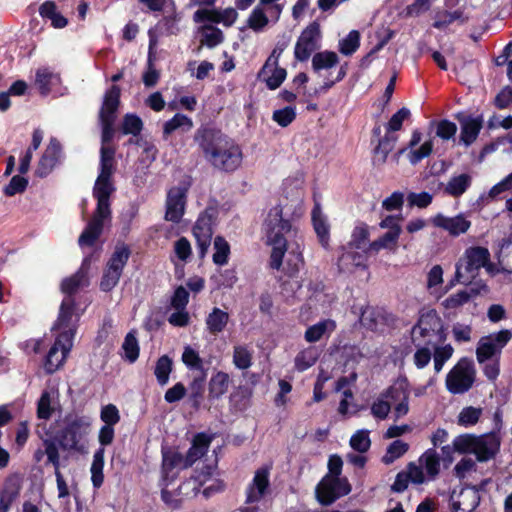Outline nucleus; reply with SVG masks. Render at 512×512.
Wrapping results in <instances>:
<instances>
[{"label": "nucleus", "instance_id": "obj_18", "mask_svg": "<svg viewBox=\"0 0 512 512\" xmlns=\"http://www.w3.org/2000/svg\"><path fill=\"white\" fill-rule=\"evenodd\" d=\"M384 396L390 400L394 406V415L396 419L402 418L409 412V390L406 380L397 381L389 387Z\"/></svg>", "mask_w": 512, "mask_h": 512}, {"label": "nucleus", "instance_id": "obj_20", "mask_svg": "<svg viewBox=\"0 0 512 512\" xmlns=\"http://www.w3.org/2000/svg\"><path fill=\"white\" fill-rule=\"evenodd\" d=\"M269 470L262 467L256 470L252 481L246 488V500L248 504L259 502L267 493L269 488Z\"/></svg>", "mask_w": 512, "mask_h": 512}, {"label": "nucleus", "instance_id": "obj_49", "mask_svg": "<svg viewBox=\"0 0 512 512\" xmlns=\"http://www.w3.org/2000/svg\"><path fill=\"white\" fill-rule=\"evenodd\" d=\"M58 81V76L51 72L48 68H39L36 71V85L42 94L50 91V86Z\"/></svg>", "mask_w": 512, "mask_h": 512}, {"label": "nucleus", "instance_id": "obj_27", "mask_svg": "<svg viewBox=\"0 0 512 512\" xmlns=\"http://www.w3.org/2000/svg\"><path fill=\"white\" fill-rule=\"evenodd\" d=\"M89 263L90 259L85 258L80 269L74 275L65 278L62 281L61 290L63 293H66L71 297V294L88 285Z\"/></svg>", "mask_w": 512, "mask_h": 512}, {"label": "nucleus", "instance_id": "obj_45", "mask_svg": "<svg viewBox=\"0 0 512 512\" xmlns=\"http://www.w3.org/2000/svg\"><path fill=\"white\" fill-rule=\"evenodd\" d=\"M253 351L246 345H235L233 348V364L240 370L252 366Z\"/></svg>", "mask_w": 512, "mask_h": 512}, {"label": "nucleus", "instance_id": "obj_28", "mask_svg": "<svg viewBox=\"0 0 512 512\" xmlns=\"http://www.w3.org/2000/svg\"><path fill=\"white\" fill-rule=\"evenodd\" d=\"M409 481L414 484L425 482L424 473L421 472V467H416V463H410L406 472H401L397 475L392 485V490L396 492L404 491L408 487Z\"/></svg>", "mask_w": 512, "mask_h": 512}, {"label": "nucleus", "instance_id": "obj_9", "mask_svg": "<svg viewBox=\"0 0 512 512\" xmlns=\"http://www.w3.org/2000/svg\"><path fill=\"white\" fill-rule=\"evenodd\" d=\"M120 104V88L113 85L105 94L102 108L100 110V121L102 124V147H108L113 137V124L116 118V111Z\"/></svg>", "mask_w": 512, "mask_h": 512}, {"label": "nucleus", "instance_id": "obj_6", "mask_svg": "<svg viewBox=\"0 0 512 512\" xmlns=\"http://www.w3.org/2000/svg\"><path fill=\"white\" fill-rule=\"evenodd\" d=\"M475 380V368L473 362L462 358L449 371L446 376V388L453 394H462L468 391Z\"/></svg>", "mask_w": 512, "mask_h": 512}, {"label": "nucleus", "instance_id": "obj_33", "mask_svg": "<svg viewBox=\"0 0 512 512\" xmlns=\"http://www.w3.org/2000/svg\"><path fill=\"white\" fill-rule=\"evenodd\" d=\"M472 176L468 173H461L450 177L448 182L444 185V193L458 198L462 196L471 186Z\"/></svg>", "mask_w": 512, "mask_h": 512}, {"label": "nucleus", "instance_id": "obj_34", "mask_svg": "<svg viewBox=\"0 0 512 512\" xmlns=\"http://www.w3.org/2000/svg\"><path fill=\"white\" fill-rule=\"evenodd\" d=\"M336 329V323L332 319H324L316 324L309 326L305 331L304 338L309 343L321 340L323 337H329Z\"/></svg>", "mask_w": 512, "mask_h": 512}, {"label": "nucleus", "instance_id": "obj_42", "mask_svg": "<svg viewBox=\"0 0 512 512\" xmlns=\"http://www.w3.org/2000/svg\"><path fill=\"white\" fill-rule=\"evenodd\" d=\"M498 263L502 271L512 273V234L499 244Z\"/></svg>", "mask_w": 512, "mask_h": 512}, {"label": "nucleus", "instance_id": "obj_58", "mask_svg": "<svg viewBox=\"0 0 512 512\" xmlns=\"http://www.w3.org/2000/svg\"><path fill=\"white\" fill-rule=\"evenodd\" d=\"M296 118V109L293 106H287L282 109L275 110L272 119L281 127L291 124Z\"/></svg>", "mask_w": 512, "mask_h": 512}, {"label": "nucleus", "instance_id": "obj_12", "mask_svg": "<svg viewBox=\"0 0 512 512\" xmlns=\"http://www.w3.org/2000/svg\"><path fill=\"white\" fill-rule=\"evenodd\" d=\"M321 29L317 22L310 23L300 34L294 48V56L304 62L320 48Z\"/></svg>", "mask_w": 512, "mask_h": 512}, {"label": "nucleus", "instance_id": "obj_25", "mask_svg": "<svg viewBox=\"0 0 512 512\" xmlns=\"http://www.w3.org/2000/svg\"><path fill=\"white\" fill-rule=\"evenodd\" d=\"M287 72L284 68L279 67V61L271 63L267 59L262 69L258 73V79L265 82L271 90L277 89L286 79Z\"/></svg>", "mask_w": 512, "mask_h": 512}, {"label": "nucleus", "instance_id": "obj_19", "mask_svg": "<svg viewBox=\"0 0 512 512\" xmlns=\"http://www.w3.org/2000/svg\"><path fill=\"white\" fill-rule=\"evenodd\" d=\"M72 346L73 340L56 335L55 343L50 348L44 363L47 373H54L64 364Z\"/></svg>", "mask_w": 512, "mask_h": 512}, {"label": "nucleus", "instance_id": "obj_36", "mask_svg": "<svg viewBox=\"0 0 512 512\" xmlns=\"http://www.w3.org/2000/svg\"><path fill=\"white\" fill-rule=\"evenodd\" d=\"M229 321V314L218 307H214L207 315L205 324L209 333L217 335L224 331Z\"/></svg>", "mask_w": 512, "mask_h": 512}, {"label": "nucleus", "instance_id": "obj_31", "mask_svg": "<svg viewBox=\"0 0 512 512\" xmlns=\"http://www.w3.org/2000/svg\"><path fill=\"white\" fill-rule=\"evenodd\" d=\"M312 223L321 245L327 248L329 245L330 226L318 202H315L312 210Z\"/></svg>", "mask_w": 512, "mask_h": 512}, {"label": "nucleus", "instance_id": "obj_26", "mask_svg": "<svg viewBox=\"0 0 512 512\" xmlns=\"http://www.w3.org/2000/svg\"><path fill=\"white\" fill-rule=\"evenodd\" d=\"M61 152L60 143L56 138H51L49 145L45 149L36 169L39 177L47 176L55 167Z\"/></svg>", "mask_w": 512, "mask_h": 512}, {"label": "nucleus", "instance_id": "obj_14", "mask_svg": "<svg viewBox=\"0 0 512 512\" xmlns=\"http://www.w3.org/2000/svg\"><path fill=\"white\" fill-rule=\"evenodd\" d=\"M512 333L509 330H501L497 333L482 337L476 349V357L479 363H484L492 357L500 354L502 348L511 340Z\"/></svg>", "mask_w": 512, "mask_h": 512}, {"label": "nucleus", "instance_id": "obj_4", "mask_svg": "<svg viewBox=\"0 0 512 512\" xmlns=\"http://www.w3.org/2000/svg\"><path fill=\"white\" fill-rule=\"evenodd\" d=\"M500 444V438L495 433L462 434L455 437L452 442L454 451L460 454H473L479 462H487L494 458L500 449Z\"/></svg>", "mask_w": 512, "mask_h": 512}, {"label": "nucleus", "instance_id": "obj_37", "mask_svg": "<svg viewBox=\"0 0 512 512\" xmlns=\"http://www.w3.org/2000/svg\"><path fill=\"white\" fill-rule=\"evenodd\" d=\"M461 135L460 140L469 146L478 137V134L482 128V122L479 119L472 117H463L461 120Z\"/></svg>", "mask_w": 512, "mask_h": 512}, {"label": "nucleus", "instance_id": "obj_10", "mask_svg": "<svg viewBox=\"0 0 512 512\" xmlns=\"http://www.w3.org/2000/svg\"><path fill=\"white\" fill-rule=\"evenodd\" d=\"M351 486L345 477H323L316 487V496L322 505H330L349 494Z\"/></svg>", "mask_w": 512, "mask_h": 512}, {"label": "nucleus", "instance_id": "obj_44", "mask_svg": "<svg viewBox=\"0 0 512 512\" xmlns=\"http://www.w3.org/2000/svg\"><path fill=\"white\" fill-rule=\"evenodd\" d=\"M230 378L225 372L219 371L214 374L209 382V394L211 397L219 398L224 395L229 387Z\"/></svg>", "mask_w": 512, "mask_h": 512}, {"label": "nucleus", "instance_id": "obj_52", "mask_svg": "<svg viewBox=\"0 0 512 512\" xmlns=\"http://www.w3.org/2000/svg\"><path fill=\"white\" fill-rule=\"evenodd\" d=\"M362 323L372 330H377L379 326L386 321L384 313L381 310L367 308L362 313Z\"/></svg>", "mask_w": 512, "mask_h": 512}, {"label": "nucleus", "instance_id": "obj_64", "mask_svg": "<svg viewBox=\"0 0 512 512\" xmlns=\"http://www.w3.org/2000/svg\"><path fill=\"white\" fill-rule=\"evenodd\" d=\"M410 117V110L406 107L401 108L392 115L387 123V133L399 131L402 128L403 122Z\"/></svg>", "mask_w": 512, "mask_h": 512}, {"label": "nucleus", "instance_id": "obj_40", "mask_svg": "<svg viewBox=\"0 0 512 512\" xmlns=\"http://www.w3.org/2000/svg\"><path fill=\"white\" fill-rule=\"evenodd\" d=\"M104 448H99L93 455V461L90 467L91 481L94 488H100L104 482Z\"/></svg>", "mask_w": 512, "mask_h": 512}, {"label": "nucleus", "instance_id": "obj_41", "mask_svg": "<svg viewBox=\"0 0 512 512\" xmlns=\"http://www.w3.org/2000/svg\"><path fill=\"white\" fill-rule=\"evenodd\" d=\"M339 62L338 55L333 51H322L315 53L312 57V68L315 72L331 69Z\"/></svg>", "mask_w": 512, "mask_h": 512}, {"label": "nucleus", "instance_id": "obj_11", "mask_svg": "<svg viewBox=\"0 0 512 512\" xmlns=\"http://www.w3.org/2000/svg\"><path fill=\"white\" fill-rule=\"evenodd\" d=\"M129 255L130 252L126 246L122 245L116 247L100 283V287L103 291H110L117 285Z\"/></svg>", "mask_w": 512, "mask_h": 512}, {"label": "nucleus", "instance_id": "obj_22", "mask_svg": "<svg viewBox=\"0 0 512 512\" xmlns=\"http://www.w3.org/2000/svg\"><path fill=\"white\" fill-rule=\"evenodd\" d=\"M479 502V492L473 487L463 488L459 493L453 492L450 497L453 512H473Z\"/></svg>", "mask_w": 512, "mask_h": 512}, {"label": "nucleus", "instance_id": "obj_32", "mask_svg": "<svg viewBox=\"0 0 512 512\" xmlns=\"http://www.w3.org/2000/svg\"><path fill=\"white\" fill-rule=\"evenodd\" d=\"M237 19V12L233 8L226 9L222 12H215L209 10H198L194 13V20L196 22L211 21L215 23H224L229 26L232 25Z\"/></svg>", "mask_w": 512, "mask_h": 512}, {"label": "nucleus", "instance_id": "obj_62", "mask_svg": "<svg viewBox=\"0 0 512 512\" xmlns=\"http://www.w3.org/2000/svg\"><path fill=\"white\" fill-rule=\"evenodd\" d=\"M182 362L189 368L195 370L203 369V361L199 353L190 346H186L182 353Z\"/></svg>", "mask_w": 512, "mask_h": 512}, {"label": "nucleus", "instance_id": "obj_54", "mask_svg": "<svg viewBox=\"0 0 512 512\" xmlns=\"http://www.w3.org/2000/svg\"><path fill=\"white\" fill-rule=\"evenodd\" d=\"M360 45V34L357 30H352L339 42V51L344 55L353 54Z\"/></svg>", "mask_w": 512, "mask_h": 512}, {"label": "nucleus", "instance_id": "obj_38", "mask_svg": "<svg viewBox=\"0 0 512 512\" xmlns=\"http://www.w3.org/2000/svg\"><path fill=\"white\" fill-rule=\"evenodd\" d=\"M193 121L184 114L177 113L163 125V135L167 138L173 132L186 133L193 128Z\"/></svg>", "mask_w": 512, "mask_h": 512}, {"label": "nucleus", "instance_id": "obj_61", "mask_svg": "<svg viewBox=\"0 0 512 512\" xmlns=\"http://www.w3.org/2000/svg\"><path fill=\"white\" fill-rule=\"evenodd\" d=\"M391 410L390 400L384 396V392L373 402L371 406V413L378 419L387 418Z\"/></svg>", "mask_w": 512, "mask_h": 512}, {"label": "nucleus", "instance_id": "obj_57", "mask_svg": "<svg viewBox=\"0 0 512 512\" xmlns=\"http://www.w3.org/2000/svg\"><path fill=\"white\" fill-rule=\"evenodd\" d=\"M173 252L175 258L186 263L192 255V247L189 240L185 237L176 240L173 245Z\"/></svg>", "mask_w": 512, "mask_h": 512}, {"label": "nucleus", "instance_id": "obj_55", "mask_svg": "<svg viewBox=\"0 0 512 512\" xmlns=\"http://www.w3.org/2000/svg\"><path fill=\"white\" fill-rule=\"evenodd\" d=\"M482 415V409L476 407H465L458 415V424L464 427L475 425Z\"/></svg>", "mask_w": 512, "mask_h": 512}, {"label": "nucleus", "instance_id": "obj_21", "mask_svg": "<svg viewBox=\"0 0 512 512\" xmlns=\"http://www.w3.org/2000/svg\"><path fill=\"white\" fill-rule=\"evenodd\" d=\"M431 221L435 227L447 231L453 237L466 233L471 227V222L463 214L454 217L437 214Z\"/></svg>", "mask_w": 512, "mask_h": 512}, {"label": "nucleus", "instance_id": "obj_29", "mask_svg": "<svg viewBox=\"0 0 512 512\" xmlns=\"http://www.w3.org/2000/svg\"><path fill=\"white\" fill-rule=\"evenodd\" d=\"M416 467H421L425 481L434 480L440 472V458L434 449L426 450L418 459Z\"/></svg>", "mask_w": 512, "mask_h": 512}, {"label": "nucleus", "instance_id": "obj_13", "mask_svg": "<svg viewBox=\"0 0 512 512\" xmlns=\"http://www.w3.org/2000/svg\"><path fill=\"white\" fill-rule=\"evenodd\" d=\"M216 216L214 208H207L198 217L194 227L193 235L197 242V248L200 258H204L208 252L213 235V220Z\"/></svg>", "mask_w": 512, "mask_h": 512}, {"label": "nucleus", "instance_id": "obj_51", "mask_svg": "<svg viewBox=\"0 0 512 512\" xmlns=\"http://www.w3.org/2000/svg\"><path fill=\"white\" fill-rule=\"evenodd\" d=\"M408 449L409 445L406 442L402 440H395L387 447L386 453L382 457V461L385 464H391L402 457Z\"/></svg>", "mask_w": 512, "mask_h": 512}, {"label": "nucleus", "instance_id": "obj_17", "mask_svg": "<svg viewBox=\"0 0 512 512\" xmlns=\"http://www.w3.org/2000/svg\"><path fill=\"white\" fill-rule=\"evenodd\" d=\"M422 134L418 130H414L411 135V139L408 145L401 150L398 154H406L409 162L412 165H416L424 158L431 155L433 151V140L427 139L421 143Z\"/></svg>", "mask_w": 512, "mask_h": 512}, {"label": "nucleus", "instance_id": "obj_47", "mask_svg": "<svg viewBox=\"0 0 512 512\" xmlns=\"http://www.w3.org/2000/svg\"><path fill=\"white\" fill-rule=\"evenodd\" d=\"M319 356V352L315 347H308L300 351L295 357V367L298 371H305L313 366Z\"/></svg>", "mask_w": 512, "mask_h": 512}, {"label": "nucleus", "instance_id": "obj_59", "mask_svg": "<svg viewBox=\"0 0 512 512\" xmlns=\"http://www.w3.org/2000/svg\"><path fill=\"white\" fill-rule=\"evenodd\" d=\"M371 445V441L369 438V431L367 430H359L355 434L352 435L350 439V446L360 452H366Z\"/></svg>", "mask_w": 512, "mask_h": 512}, {"label": "nucleus", "instance_id": "obj_2", "mask_svg": "<svg viewBox=\"0 0 512 512\" xmlns=\"http://www.w3.org/2000/svg\"><path fill=\"white\" fill-rule=\"evenodd\" d=\"M100 173L95 181L93 195L97 199V208L86 229L79 237V245L92 246L102 233L104 223L111 218L109 198L115 187L111 180L114 172V150L101 147Z\"/></svg>", "mask_w": 512, "mask_h": 512}, {"label": "nucleus", "instance_id": "obj_7", "mask_svg": "<svg viewBox=\"0 0 512 512\" xmlns=\"http://www.w3.org/2000/svg\"><path fill=\"white\" fill-rule=\"evenodd\" d=\"M91 421L87 417L73 419L61 435L60 445L65 450L84 452L85 437L90 433Z\"/></svg>", "mask_w": 512, "mask_h": 512}, {"label": "nucleus", "instance_id": "obj_39", "mask_svg": "<svg viewBox=\"0 0 512 512\" xmlns=\"http://www.w3.org/2000/svg\"><path fill=\"white\" fill-rule=\"evenodd\" d=\"M370 232L366 224L357 225L351 234V239L346 246L350 249L359 251L367 250V254L371 252L368 250L367 242L369 240Z\"/></svg>", "mask_w": 512, "mask_h": 512}, {"label": "nucleus", "instance_id": "obj_48", "mask_svg": "<svg viewBox=\"0 0 512 512\" xmlns=\"http://www.w3.org/2000/svg\"><path fill=\"white\" fill-rule=\"evenodd\" d=\"M122 349L124 351V359L130 363H134L138 359L140 348L134 331H131L126 335L122 344Z\"/></svg>", "mask_w": 512, "mask_h": 512}, {"label": "nucleus", "instance_id": "obj_56", "mask_svg": "<svg viewBox=\"0 0 512 512\" xmlns=\"http://www.w3.org/2000/svg\"><path fill=\"white\" fill-rule=\"evenodd\" d=\"M397 141L396 136L387 134L375 149V158L380 163H384L387 159L388 154L393 150Z\"/></svg>", "mask_w": 512, "mask_h": 512}, {"label": "nucleus", "instance_id": "obj_60", "mask_svg": "<svg viewBox=\"0 0 512 512\" xmlns=\"http://www.w3.org/2000/svg\"><path fill=\"white\" fill-rule=\"evenodd\" d=\"M143 128V122L136 114H126L122 123V131L124 134L138 135Z\"/></svg>", "mask_w": 512, "mask_h": 512}, {"label": "nucleus", "instance_id": "obj_16", "mask_svg": "<svg viewBox=\"0 0 512 512\" xmlns=\"http://www.w3.org/2000/svg\"><path fill=\"white\" fill-rule=\"evenodd\" d=\"M486 291V285H481L480 288L474 286L458 290L441 301V306L448 314H457L461 312L462 308L470 304L481 292Z\"/></svg>", "mask_w": 512, "mask_h": 512}, {"label": "nucleus", "instance_id": "obj_35", "mask_svg": "<svg viewBox=\"0 0 512 512\" xmlns=\"http://www.w3.org/2000/svg\"><path fill=\"white\" fill-rule=\"evenodd\" d=\"M402 229L396 228L387 231L384 235L374 240L368 245V250L372 253H378L382 249L395 251Z\"/></svg>", "mask_w": 512, "mask_h": 512}, {"label": "nucleus", "instance_id": "obj_3", "mask_svg": "<svg viewBox=\"0 0 512 512\" xmlns=\"http://www.w3.org/2000/svg\"><path fill=\"white\" fill-rule=\"evenodd\" d=\"M200 145L206 159L220 170L233 171L241 163L240 148L219 132L205 131Z\"/></svg>", "mask_w": 512, "mask_h": 512}, {"label": "nucleus", "instance_id": "obj_53", "mask_svg": "<svg viewBox=\"0 0 512 512\" xmlns=\"http://www.w3.org/2000/svg\"><path fill=\"white\" fill-rule=\"evenodd\" d=\"M230 246L228 242L220 236L214 239L213 262L217 265H224L228 262Z\"/></svg>", "mask_w": 512, "mask_h": 512}, {"label": "nucleus", "instance_id": "obj_50", "mask_svg": "<svg viewBox=\"0 0 512 512\" xmlns=\"http://www.w3.org/2000/svg\"><path fill=\"white\" fill-rule=\"evenodd\" d=\"M223 41L222 31L212 25H204L201 29V43L210 48L219 45Z\"/></svg>", "mask_w": 512, "mask_h": 512}, {"label": "nucleus", "instance_id": "obj_8", "mask_svg": "<svg viewBox=\"0 0 512 512\" xmlns=\"http://www.w3.org/2000/svg\"><path fill=\"white\" fill-rule=\"evenodd\" d=\"M80 316L81 314L76 309L74 299L67 296L60 305L59 314L52 330L56 331L57 335L63 338L73 340Z\"/></svg>", "mask_w": 512, "mask_h": 512}, {"label": "nucleus", "instance_id": "obj_63", "mask_svg": "<svg viewBox=\"0 0 512 512\" xmlns=\"http://www.w3.org/2000/svg\"><path fill=\"white\" fill-rule=\"evenodd\" d=\"M268 13L261 7L257 6L253 9L249 16L248 24L253 30H261L268 23Z\"/></svg>", "mask_w": 512, "mask_h": 512}, {"label": "nucleus", "instance_id": "obj_30", "mask_svg": "<svg viewBox=\"0 0 512 512\" xmlns=\"http://www.w3.org/2000/svg\"><path fill=\"white\" fill-rule=\"evenodd\" d=\"M211 438L203 433L197 434L192 442V446L184 457V468L192 466L198 459L203 457L208 451Z\"/></svg>", "mask_w": 512, "mask_h": 512}, {"label": "nucleus", "instance_id": "obj_46", "mask_svg": "<svg viewBox=\"0 0 512 512\" xmlns=\"http://www.w3.org/2000/svg\"><path fill=\"white\" fill-rule=\"evenodd\" d=\"M42 139H43V132L40 129H36L33 132L32 143H31L30 147L26 151L23 158L20 160L19 172L21 174H25L29 171L33 152L39 148V146L42 142Z\"/></svg>", "mask_w": 512, "mask_h": 512}, {"label": "nucleus", "instance_id": "obj_43", "mask_svg": "<svg viewBox=\"0 0 512 512\" xmlns=\"http://www.w3.org/2000/svg\"><path fill=\"white\" fill-rule=\"evenodd\" d=\"M172 370L173 361L169 356L163 355L158 358L154 367V375L159 385L165 386L169 382Z\"/></svg>", "mask_w": 512, "mask_h": 512}, {"label": "nucleus", "instance_id": "obj_23", "mask_svg": "<svg viewBox=\"0 0 512 512\" xmlns=\"http://www.w3.org/2000/svg\"><path fill=\"white\" fill-rule=\"evenodd\" d=\"M441 327V320L434 310L421 314L418 323L412 329V338L415 341L419 337H430Z\"/></svg>", "mask_w": 512, "mask_h": 512}, {"label": "nucleus", "instance_id": "obj_15", "mask_svg": "<svg viewBox=\"0 0 512 512\" xmlns=\"http://www.w3.org/2000/svg\"><path fill=\"white\" fill-rule=\"evenodd\" d=\"M188 186L185 184L172 187L166 197L165 219L178 223L182 219L187 199Z\"/></svg>", "mask_w": 512, "mask_h": 512}, {"label": "nucleus", "instance_id": "obj_5", "mask_svg": "<svg viewBox=\"0 0 512 512\" xmlns=\"http://www.w3.org/2000/svg\"><path fill=\"white\" fill-rule=\"evenodd\" d=\"M490 252L484 247H470L465 250L463 256L456 263L454 279L450 286L455 283L466 284L474 279L480 268L484 267L489 274L497 272L495 266L489 262Z\"/></svg>", "mask_w": 512, "mask_h": 512}, {"label": "nucleus", "instance_id": "obj_1", "mask_svg": "<svg viewBox=\"0 0 512 512\" xmlns=\"http://www.w3.org/2000/svg\"><path fill=\"white\" fill-rule=\"evenodd\" d=\"M302 197L272 207L264 222L267 243L272 246L270 266L280 269L286 255L287 270L295 273L303 264V239L292 221L303 215Z\"/></svg>", "mask_w": 512, "mask_h": 512}, {"label": "nucleus", "instance_id": "obj_24", "mask_svg": "<svg viewBox=\"0 0 512 512\" xmlns=\"http://www.w3.org/2000/svg\"><path fill=\"white\" fill-rule=\"evenodd\" d=\"M367 250L359 251L342 247V253L338 259V267L342 272H353L357 268H366Z\"/></svg>", "mask_w": 512, "mask_h": 512}]
</instances>
